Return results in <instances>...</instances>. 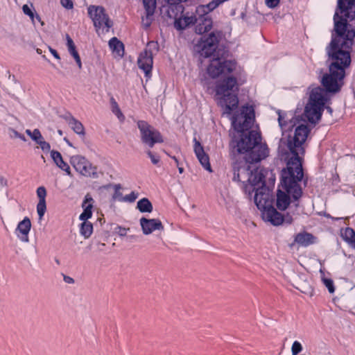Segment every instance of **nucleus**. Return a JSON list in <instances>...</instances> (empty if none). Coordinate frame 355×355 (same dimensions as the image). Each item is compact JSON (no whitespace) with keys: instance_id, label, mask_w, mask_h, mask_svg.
Instances as JSON below:
<instances>
[{"instance_id":"nucleus-12","label":"nucleus","mask_w":355,"mask_h":355,"mask_svg":"<svg viewBox=\"0 0 355 355\" xmlns=\"http://www.w3.org/2000/svg\"><path fill=\"white\" fill-rule=\"evenodd\" d=\"M88 13L96 28L105 26L108 30L112 26V23L106 15L103 7L91 6L88 8Z\"/></svg>"},{"instance_id":"nucleus-36","label":"nucleus","mask_w":355,"mask_h":355,"mask_svg":"<svg viewBox=\"0 0 355 355\" xmlns=\"http://www.w3.org/2000/svg\"><path fill=\"white\" fill-rule=\"evenodd\" d=\"M121 187L119 185H116L115 187V191L113 195V198L117 201L124 202V196L120 191Z\"/></svg>"},{"instance_id":"nucleus-34","label":"nucleus","mask_w":355,"mask_h":355,"mask_svg":"<svg viewBox=\"0 0 355 355\" xmlns=\"http://www.w3.org/2000/svg\"><path fill=\"white\" fill-rule=\"evenodd\" d=\"M112 102V112L114 113V114L120 119L121 117H123V115L117 104V103L114 101V98L111 99Z\"/></svg>"},{"instance_id":"nucleus-21","label":"nucleus","mask_w":355,"mask_h":355,"mask_svg":"<svg viewBox=\"0 0 355 355\" xmlns=\"http://www.w3.org/2000/svg\"><path fill=\"white\" fill-rule=\"evenodd\" d=\"M31 228V223L28 217H25L20 221L16 229V234L19 239L23 242H28V233Z\"/></svg>"},{"instance_id":"nucleus-38","label":"nucleus","mask_w":355,"mask_h":355,"mask_svg":"<svg viewBox=\"0 0 355 355\" xmlns=\"http://www.w3.org/2000/svg\"><path fill=\"white\" fill-rule=\"evenodd\" d=\"M323 283L328 288V291L330 293H333L335 291L334 282L330 279H323Z\"/></svg>"},{"instance_id":"nucleus-49","label":"nucleus","mask_w":355,"mask_h":355,"mask_svg":"<svg viewBox=\"0 0 355 355\" xmlns=\"http://www.w3.org/2000/svg\"><path fill=\"white\" fill-rule=\"evenodd\" d=\"M279 3V0H266V4L270 8H275Z\"/></svg>"},{"instance_id":"nucleus-54","label":"nucleus","mask_w":355,"mask_h":355,"mask_svg":"<svg viewBox=\"0 0 355 355\" xmlns=\"http://www.w3.org/2000/svg\"><path fill=\"white\" fill-rule=\"evenodd\" d=\"M18 138H19L20 139H21L24 141H26V138L24 137V136L21 135L20 133H19V137H18Z\"/></svg>"},{"instance_id":"nucleus-42","label":"nucleus","mask_w":355,"mask_h":355,"mask_svg":"<svg viewBox=\"0 0 355 355\" xmlns=\"http://www.w3.org/2000/svg\"><path fill=\"white\" fill-rule=\"evenodd\" d=\"M130 230V228H125L121 226H117L114 229V232L120 236H125L127 234V232Z\"/></svg>"},{"instance_id":"nucleus-59","label":"nucleus","mask_w":355,"mask_h":355,"mask_svg":"<svg viewBox=\"0 0 355 355\" xmlns=\"http://www.w3.org/2000/svg\"><path fill=\"white\" fill-rule=\"evenodd\" d=\"M58 132H59L60 135H62V131L61 130H59Z\"/></svg>"},{"instance_id":"nucleus-27","label":"nucleus","mask_w":355,"mask_h":355,"mask_svg":"<svg viewBox=\"0 0 355 355\" xmlns=\"http://www.w3.org/2000/svg\"><path fill=\"white\" fill-rule=\"evenodd\" d=\"M109 46L118 55L122 56L123 53V44L116 37L112 38L109 42Z\"/></svg>"},{"instance_id":"nucleus-60","label":"nucleus","mask_w":355,"mask_h":355,"mask_svg":"<svg viewBox=\"0 0 355 355\" xmlns=\"http://www.w3.org/2000/svg\"><path fill=\"white\" fill-rule=\"evenodd\" d=\"M279 121H280V117L278 118ZM279 124L281 125V122H279Z\"/></svg>"},{"instance_id":"nucleus-29","label":"nucleus","mask_w":355,"mask_h":355,"mask_svg":"<svg viewBox=\"0 0 355 355\" xmlns=\"http://www.w3.org/2000/svg\"><path fill=\"white\" fill-rule=\"evenodd\" d=\"M186 1L187 0H166V1L170 5L168 10H171L172 12L176 10L180 15L184 10V7L181 5V3Z\"/></svg>"},{"instance_id":"nucleus-48","label":"nucleus","mask_w":355,"mask_h":355,"mask_svg":"<svg viewBox=\"0 0 355 355\" xmlns=\"http://www.w3.org/2000/svg\"><path fill=\"white\" fill-rule=\"evenodd\" d=\"M147 154H148V157L150 158L151 162L154 164H157L159 162V157H157L155 155H153L151 151H148Z\"/></svg>"},{"instance_id":"nucleus-31","label":"nucleus","mask_w":355,"mask_h":355,"mask_svg":"<svg viewBox=\"0 0 355 355\" xmlns=\"http://www.w3.org/2000/svg\"><path fill=\"white\" fill-rule=\"evenodd\" d=\"M296 288L304 294L312 295L313 288L311 286L306 282H297Z\"/></svg>"},{"instance_id":"nucleus-2","label":"nucleus","mask_w":355,"mask_h":355,"mask_svg":"<svg viewBox=\"0 0 355 355\" xmlns=\"http://www.w3.org/2000/svg\"><path fill=\"white\" fill-rule=\"evenodd\" d=\"M309 131L306 125H300L295 129L293 135H289L287 139L286 145L293 156L288 159L286 168L283 170V179L286 187L294 189L295 196L301 193L295 180H299L304 175L300 155L304 153V143Z\"/></svg>"},{"instance_id":"nucleus-43","label":"nucleus","mask_w":355,"mask_h":355,"mask_svg":"<svg viewBox=\"0 0 355 355\" xmlns=\"http://www.w3.org/2000/svg\"><path fill=\"white\" fill-rule=\"evenodd\" d=\"M41 149L44 152H49L51 148L50 144L44 139L38 144Z\"/></svg>"},{"instance_id":"nucleus-32","label":"nucleus","mask_w":355,"mask_h":355,"mask_svg":"<svg viewBox=\"0 0 355 355\" xmlns=\"http://www.w3.org/2000/svg\"><path fill=\"white\" fill-rule=\"evenodd\" d=\"M143 3L146 13H148V15H153L156 6L155 0H143Z\"/></svg>"},{"instance_id":"nucleus-17","label":"nucleus","mask_w":355,"mask_h":355,"mask_svg":"<svg viewBox=\"0 0 355 355\" xmlns=\"http://www.w3.org/2000/svg\"><path fill=\"white\" fill-rule=\"evenodd\" d=\"M251 167L248 163H239L234 166V181L242 182L248 188L247 182L249 180Z\"/></svg>"},{"instance_id":"nucleus-10","label":"nucleus","mask_w":355,"mask_h":355,"mask_svg":"<svg viewBox=\"0 0 355 355\" xmlns=\"http://www.w3.org/2000/svg\"><path fill=\"white\" fill-rule=\"evenodd\" d=\"M70 164L75 170L85 177H97V168L94 166L84 156L76 155L71 156L70 158Z\"/></svg>"},{"instance_id":"nucleus-18","label":"nucleus","mask_w":355,"mask_h":355,"mask_svg":"<svg viewBox=\"0 0 355 355\" xmlns=\"http://www.w3.org/2000/svg\"><path fill=\"white\" fill-rule=\"evenodd\" d=\"M139 223L143 234L145 235H148L155 230L162 231L164 230V225L161 220L157 218L148 219L142 217L140 219Z\"/></svg>"},{"instance_id":"nucleus-26","label":"nucleus","mask_w":355,"mask_h":355,"mask_svg":"<svg viewBox=\"0 0 355 355\" xmlns=\"http://www.w3.org/2000/svg\"><path fill=\"white\" fill-rule=\"evenodd\" d=\"M68 123L76 134L85 135V128L81 122L71 116L68 120Z\"/></svg>"},{"instance_id":"nucleus-20","label":"nucleus","mask_w":355,"mask_h":355,"mask_svg":"<svg viewBox=\"0 0 355 355\" xmlns=\"http://www.w3.org/2000/svg\"><path fill=\"white\" fill-rule=\"evenodd\" d=\"M174 12L168 10V15L171 18H174V26L178 30H184L189 25L194 23V17L193 16H178V12L173 15Z\"/></svg>"},{"instance_id":"nucleus-6","label":"nucleus","mask_w":355,"mask_h":355,"mask_svg":"<svg viewBox=\"0 0 355 355\" xmlns=\"http://www.w3.org/2000/svg\"><path fill=\"white\" fill-rule=\"evenodd\" d=\"M220 38V32H211L209 37H202L194 45L193 50L201 56L208 58L211 56L218 47Z\"/></svg>"},{"instance_id":"nucleus-52","label":"nucleus","mask_w":355,"mask_h":355,"mask_svg":"<svg viewBox=\"0 0 355 355\" xmlns=\"http://www.w3.org/2000/svg\"><path fill=\"white\" fill-rule=\"evenodd\" d=\"M63 279L64 281L67 284H73L74 282L73 279L69 276L64 275Z\"/></svg>"},{"instance_id":"nucleus-11","label":"nucleus","mask_w":355,"mask_h":355,"mask_svg":"<svg viewBox=\"0 0 355 355\" xmlns=\"http://www.w3.org/2000/svg\"><path fill=\"white\" fill-rule=\"evenodd\" d=\"M235 69V63L230 60H222L220 58H214L207 67V73L213 78L221 73L232 72Z\"/></svg>"},{"instance_id":"nucleus-46","label":"nucleus","mask_w":355,"mask_h":355,"mask_svg":"<svg viewBox=\"0 0 355 355\" xmlns=\"http://www.w3.org/2000/svg\"><path fill=\"white\" fill-rule=\"evenodd\" d=\"M60 3L63 7L67 9L73 8V2L71 0H61Z\"/></svg>"},{"instance_id":"nucleus-1","label":"nucleus","mask_w":355,"mask_h":355,"mask_svg":"<svg viewBox=\"0 0 355 355\" xmlns=\"http://www.w3.org/2000/svg\"><path fill=\"white\" fill-rule=\"evenodd\" d=\"M334 22L335 33L327 47L331 63L329 73L322 78H343L345 70L351 63L349 52L355 37V0H338Z\"/></svg>"},{"instance_id":"nucleus-61","label":"nucleus","mask_w":355,"mask_h":355,"mask_svg":"<svg viewBox=\"0 0 355 355\" xmlns=\"http://www.w3.org/2000/svg\"><path fill=\"white\" fill-rule=\"evenodd\" d=\"M327 109L329 110V111H331L330 107H328Z\"/></svg>"},{"instance_id":"nucleus-8","label":"nucleus","mask_w":355,"mask_h":355,"mask_svg":"<svg viewBox=\"0 0 355 355\" xmlns=\"http://www.w3.org/2000/svg\"><path fill=\"white\" fill-rule=\"evenodd\" d=\"M137 128L140 132L141 141L150 148L157 143H162L163 139L160 132L145 121H138Z\"/></svg>"},{"instance_id":"nucleus-39","label":"nucleus","mask_w":355,"mask_h":355,"mask_svg":"<svg viewBox=\"0 0 355 355\" xmlns=\"http://www.w3.org/2000/svg\"><path fill=\"white\" fill-rule=\"evenodd\" d=\"M138 198V193L132 191L130 194L124 196V202H133Z\"/></svg>"},{"instance_id":"nucleus-4","label":"nucleus","mask_w":355,"mask_h":355,"mask_svg":"<svg viewBox=\"0 0 355 355\" xmlns=\"http://www.w3.org/2000/svg\"><path fill=\"white\" fill-rule=\"evenodd\" d=\"M236 90V80L232 77L224 80L216 87V95L220 98L219 103L225 108V114H230L231 111L237 107L239 100Z\"/></svg>"},{"instance_id":"nucleus-45","label":"nucleus","mask_w":355,"mask_h":355,"mask_svg":"<svg viewBox=\"0 0 355 355\" xmlns=\"http://www.w3.org/2000/svg\"><path fill=\"white\" fill-rule=\"evenodd\" d=\"M8 132L10 137L12 139H16V138H18V137H19V133L17 131H16L15 130H14L13 128H8Z\"/></svg>"},{"instance_id":"nucleus-33","label":"nucleus","mask_w":355,"mask_h":355,"mask_svg":"<svg viewBox=\"0 0 355 355\" xmlns=\"http://www.w3.org/2000/svg\"><path fill=\"white\" fill-rule=\"evenodd\" d=\"M46 210V200H39L37 205V212L40 220H42Z\"/></svg>"},{"instance_id":"nucleus-25","label":"nucleus","mask_w":355,"mask_h":355,"mask_svg":"<svg viewBox=\"0 0 355 355\" xmlns=\"http://www.w3.org/2000/svg\"><path fill=\"white\" fill-rule=\"evenodd\" d=\"M343 239L355 248V232L353 229L347 227L341 231Z\"/></svg>"},{"instance_id":"nucleus-3","label":"nucleus","mask_w":355,"mask_h":355,"mask_svg":"<svg viewBox=\"0 0 355 355\" xmlns=\"http://www.w3.org/2000/svg\"><path fill=\"white\" fill-rule=\"evenodd\" d=\"M232 146L239 153H246L247 162H260L268 157L269 150L261 141L260 132L257 130L234 133Z\"/></svg>"},{"instance_id":"nucleus-9","label":"nucleus","mask_w":355,"mask_h":355,"mask_svg":"<svg viewBox=\"0 0 355 355\" xmlns=\"http://www.w3.org/2000/svg\"><path fill=\"white\" fill-rule=\"evenodd\" d=\"M302 179V178H300L299 180H296V181L295 180L296 185L300 188V191H301V193L299 194V196H295V193H294V191H292L293 189H290V188H288V187H286V185H285V184L284 183L283 171L282 172L281 184L284 191H282L280 189H279L277 191L276 205L279 209L285 210L288 207V205L291 203L290 196H292L293 198L295 200H298L301 197L302 191V189L299 184V182H301Z\"/></svg>"},{"instance_id":"nucleus-24","label":"nucleus","mask_w":355,"mask_h":355,"mask_svg":"<svg viewBox=\"0 0 355 355\" xmlns=\"http://www.w3.org/2000/svg\"><path fill=\"white\" fill-rule=\"evenodd\" d=\"M294 241L302 246H308L314 242V237L309 233L300 232L295 236Z\"/></svg>"},{"instance_id":"nucleus-28","label":"nucleus","mask_w":355,"mask_h":355,"mask_svg":"<svg viewBox=\"0 0 355 355\" xmlns=\"http://www.w3.org/2000/svg\"><path fill=\"white\" fill-rule=\"evenodd\" d=\"M137 208L141 212L150 213L153 211L152 203L146 198H144L137 202Z\"/></svg>"},{"instance_id":"nucleus-30","label":"nucleus","mask_w":355,"mask_h":355,"mask_svg":"<svg viewBox=\"0 0 355 355\" xmlns=\"http://www.w3.org/2000/svg\"><path fill=\"white\" fill-rule=\"evenodd\" d=\"M26 133L37 144H38L43 139L40 131L38 129H35L31 131L29 129L26 130Z\"/></svg>"},{"instance_id":"nucleus-22","label":"nucleus","mask_w":355,"mask_h":355,"mask_svg":"<svg viewBox=\"0 0 355 355\" xmlns=\"http://www.w3.org/2000/svg\"><path fill=\"white\" fill-rule=\"evenodd\" d=\"M194 151L196 155V157H198L200 163L205 168V169L211 172V168L208 155L205 153L203 147L201 146L200 143L198 141L194 139Z\"/></svg>"},{"instance_id":"nucleus-19","label":"nucleus","mask_w":355,"mask_h":355,"mask_svg":"<svg viewBox=\"0 0 355 355\" xmlns=\"http://www.w3.org/2000/svg\"><path fill=\"white\" fill-rule=\"evenodd\" d=\"M264 172L263 169H251L249 177L250 180H248L247 184H249L253 187L252 191L254 190L255 188L266 186Z\"/></svg>"},{"instance_id":"nucleus-57","label":"nucleus","mask_w":355,"mask_h":355,"mask_svg":"<svg viewBox=\"0 0 355 355\" xmlns=\"http://www.w3.org/2000/svg\"><path fill=\"white\" fill-rule=\"evenodd\" d=\"M36 19H37V21H38L40 22L41 21V19L38 15L36 16Z\"/></svg>"},{"instance_id":"nucleus-53","label":"nucleus","mask_w":355,"mask_h":355,"mask_svg":"<svg viewBox=\"0 0 355 355\" xmlns=\"http://www.w3.org/2000/svg\"><path fill=\"white\" fill-rule=\"evenodd\" d=\"M178 171H179L180 173H182L184 172V168L182 166H180L178 165Z\"/></svg>"},{"instance_id":"nucleus-7","label":"nucleus","mask_w":355,"mask_h":355,"mask_svg":"<svg viewBox=\"0 0 355 355\" xmlns=\"http://www.w3.org/2000/svg\"><path fill=\"white\" fill-rule=\"evenodd\" d=\"M93 202V198L89 194H87L82 205L83 211L79 217L80 220H83L80 227V233L85 239L89 238L93 232V225L87 220L92 215Z\"/></svg>"},{"instance_id":"nucleus-37","label":"nucleus","mask_w":355,"mask_h":355,"mask_svg":"<svg viewBox=\"0 0 355 355\" xmlns=\"http://www.w3.org/2000/svg\"><path fill=\"white\" fill-rule=\"evenodd\" d=\"M37 196L39 200H46V191L44 187H40L37 189Z\"/></svg>"},{"instance_id":"nucleus-41","label":"nucleus","mask_w":355,"mask_h":355,"mask_svg":"<svg viewBox=\"0 0 355 355\" xmlns=\"http://www.w3.org/2000/svg\"><path fill=\"white\" fill-rule=\"evenodd\" d=\"M69 53L74 58L76 62L77 63V64L78 66V68L81 69L82 68V62H81L79 54L77 52V51L75 49V50L69 51Z\"/></svg>"},{"instance_id":"nucleus-44","label":"nucleus","mask_w":355,"mask_h":355,"mask_svg":"<svg viewBox=\"0 0 355 355\" xmlns=\"http://www.w3.org/2000/svg\"><path fill=\"white\" fill-rule=\"evenodd\" d=\"M67 47L69 52L76 49V46L72 40V39L67 35Z\"/></svg>"},{"instance_id":"nucleus-35","label":"nucleus","mask_w":355,"mask_h":355,"mask_svg":"<svg viewBox=\"0 0 355 355\" xmlns=\"http://www.w3.org/2000/svg\"><path fill=\"white\" fill-rule=\"evenodd\" d=\"M302 351V346L298 341H294L291 346L292 355H297Z\"/></svg>"},{"instance_id":"nucleus-58","label":"nucleus","mask_w":355,"mask_h":355,"mask_svg":"<svg viewBox=\"0 0 355 355\" xmlns=\"http://www.w3.org/2000/svg\"><path fill=\"white\" fill-rule=\"evenodd\" d=\"M37 52L38 53H41V50L37 49Z\"/></svg>"},{"instance_id":"nucleus-47","label":"nucleus","mask_w":355,"mask_h":355,"mask_svg":"<svg viewBox=\"0 0 355 355\" xmlns=\"http://www.w3.org/2000/svg\"><path fill=\"white\" fill-rule=\"evenodd\" d=\"M22 9H23L24 12L26 15L30 16L33 19V16H34L33 12H32V10H31V8L28 7V5H24Z\"/></svg>"},{"instance_id":"nucleus-23","label":"nucleus","mask_w":355,"mask_h":355,"mask_svg":"<svg viewBox=\"0 0 355 355\" xmlns=\"http://www.w3.org/2000/svg\"><path fill=\"white\" fill-rule=\"evenodd\" d=\"M51 157L56 166L61 170L65 171L68 175H71L69 166L63 160L60 153L56 150L51 151Z\"/></svg>"},{"instance_id":"nucleus-40","label":"nucleus","mask_w":355,"mask_h":355,"mask_svg":"<svg viewBox=\"0 0 355 355\" xmlns=\"http://www.w3.org/2000/svg\"><path fill=\"white\" fill-rule=\"evenodd\" d=\"M153 20V15H148V13H146L145 17H142V24L146 28H148L151 24Z\"/></svg>"},{"instance_id":"nucleus-13","label":"nucleus","mask_w":355,"mask_h":355,"mask_svg":"<svg viewBox=\"0 0 355 355\" xmlns=\"http://www.w3.org/2000/svg\"><path fill=\"white\" fill-rule=\"evenodd\" d=\"M262 218L270 223L271 225L278 226L283 223L291 224L293 219L291 216L287 215L284 216L281 213L278 212L272 206H269L261 211Z\"/></svg>"},{"instance_id":"nucleus-55","label":"nucleus","mask_w":355,"mask_h":355,"mask_svg":"<svg viewBox=\"0 0 355 355\" xmlns=\"http://www.w3.org/2000/svg\"><path fill=\"white\" fill-rule=\"evenodd\" d=\"M98 245H99V250H102V248H103V246H105V243H98Z\"/></svg>"},{"instance_id":"nucleus-56","label":"nucleus","mask_w":355,"mask_h":355,"mask_svg":"<svg viewBox=\"0 0 355 355\" xmlns=\"http://www.w3.org/2000/svg\"><path fill=\"white\" fill-rule=\"evenodd\" d=\"M172 158L174 159L175 162L176 163L177 166H178L179 162H178V159L175 157H173Z\"/></svg>"},{"instance_id":"nucleus-16","label":"nucleus","mask_w":355,"mask_h":355,"mask_svg":"<svg viewBox=\"0 0 355 355\" xmlns=\"http://www.w3.org/2000/svg\"><path fill=\"white\" fill-rule=\"evenodd\" d=\"M209 12L198 13L196 10L198 18L194 17V22L196 23V32L198 34H203L209 31L212 27V19L208 15Z\"/></svg>"},{"instance_id":"nucleus-14","label":"nucleus","mask_w":355,"mask_h":355,"mask_svg":"<svg viewBox=\"0 0 355 355\" xmlns=\"http://www.w3.org/2000/svg\"><path fill=\"white\" fill-rule=\"evenodd\" d=\"M156 46L157 44L154 42H148L146 48L139 54L138 58V67L144 71L147 77H148L151 73L153 63L151 49L156 48Z\"/></svg>"},{"instance_id":"nucleus-50","label":"nucleus","mask_w":355,"mask_h":355,"mask_svg":"<svg viewBox=\"0 0 355 355\" xmlns=\"http://www.w3.org/2000/svg\"><path fill=\"white\" fill-rule=\"evenodd\" d=\"M8 186V180L3 176H0V187H7Z\"/></svg>"},{"instance_id":"nucleus-51","label":"nucleus","mask_w":355,"mask_h":355,"mask_svg":"<svg viewBox=\"0 0 355 355\" xmlns=\"http://www.w3.org/2000/svg\"><path fill=\"white\" fill-rule=\"evenodd\" d=\"M49 51L51 53V54L54 56L55 58H56L57 60H60V57L59 55V54L58 53V52L52 49V48H49Z\"/></svg>"},{"instance_id":"nucleus-15","label":"nucleus","mask_w":355,"mask_h":355,"mask_svg":"<svg viewBox=\"0 0 355 355\" xmlns=\"http://www.w3.org/2000/svg\"><path fill=\"white\" fill-rule=\"evenodd\" d=\"M254 202L261 211L271 205V194L266 186L255 188Z\"/></svg>"},{"instance_id":"nucleus-5","label":"nucleus","mask_w":355,"mask_h":355,"mask_svg":"<svg viewBox=\"0 0 355 355\" xmlns=\"http://www.w3.org/2000/svg\"><path fill=\"white\" fill-rule=\"evenodd\" d=\"M254 121V111L252 106H243L240 112L232 119V125L235 133L248 131Z\"/></svg>"}]
</instances>
